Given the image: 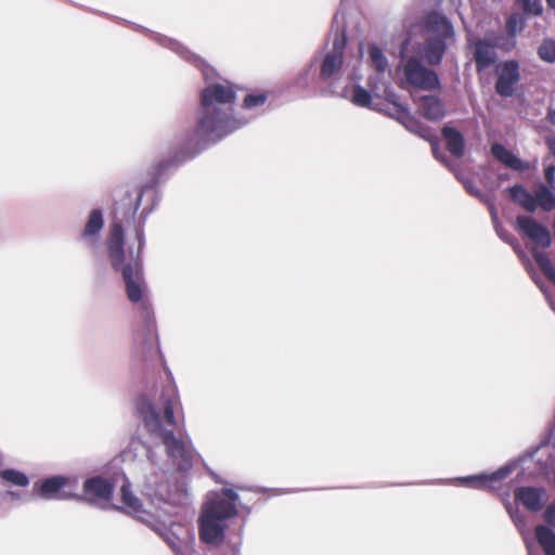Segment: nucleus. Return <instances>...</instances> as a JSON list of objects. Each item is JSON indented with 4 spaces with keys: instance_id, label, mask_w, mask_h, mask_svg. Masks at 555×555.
<instances>
[{
    "instance_id": "obj_15",
    "label": "nucleus",
    "mask_w": 555,
    "mask_h": 555,
    "mask_svg": "<svg viewBox=\"0 0 555 555\" xmlns=\"http://www.w3.org/2000/svg\"><path fill=\"white\" fill-rule=\"evenodd\" d=\"M69 480L62 476H54L46 479L41 483H36L34 490L39 491L44 499H69L74 495L65 491Z\"/></svg>"
},
{
    "instance_id": "obj_9",
    "label": "nucleus",
    "mask_w": 555,
    "mask_h": 555,
    "mask_svg": "<svg viewBox=\"0 0 555 555\" xmlns=\"http://www.w3.org/2000/svg\"><path fill=\"white\" fill-rule=\"evenodd\" d=\"M511 198L524 209L532 212L538 207L550 211L555 208V194L544 184L537 185L534 194H531L521 185H515L508 190Z\"/></svg>"
},
{
    "instance_id": "obj_14",
    "label": "nucleus",
    "mask_w": 555,
    "mask_h": 555,
    "mask_svg": "<svg viewBox=\"0 0 555 555\" xmlns=\"http://www.w3.org/2000/svg\"><path fill=\"white\" fill-rule=\"evenodd\" d=\"M113 492V486L101 477L87 479L83 483L85 499L92 504H107Z\"/></svg>"
},
{
    "instance_id": "obj_16",
    "label": "nucleus",
    "mask_w": 555,
    "mask_h": 555,
    "mask_svg": "<svg viewBox=\"0 0 555 555\" xmlns=\"http://www.w3.org/2000/svg\"><path fill=\"white\" fill-rule=\"evenodd\" d=\"M515 499L527 509L539 512L546 502L547 496L543 488L520 487L515 491Z\"/></svg>"
},
{
    "instance_id": "obj_26",
    "label": "nucleus",
    "mask_w": 555,
    "mask_h": 555,
    "mask_svg": "<svg viewBox=\"0 0 555 555\" xmlns=\"http://www.w3.org/2000/svg\"><path fill=\"white\" fill-rule=\"evenodd\" d=\"M367 53L371 65L375 68L376 72H378V76L384 75V73L388 69V61L383 51L378 46L372 43L369 44Z\"/></svg>"
},
{
    "instance_id": "obj_13",
    "label": "nucleus",
    "mask_w": 555,
    "mask_h": 555,
    "mask_svg": "<svg viewBox=\"0 0 555 555\" xmlns=\"http://www.w3.org/2000/svg\"><path fill=\"white\" fill-rule=\"evenodd\" d=\"M517 224L531 241L540 247H548L551 245V234L548 230L529 216L517 217Z\"/></svg>"
},
{
    "instance_id": "obj_28",
    "label": "nucleus",
    "mask_w": 555,
    "mask_h": 555,
    "mask_svg": "<svg viewBox=\"0 0 555 555\" xmlns=\"http://www.w3.org/2000/svg\"><path fill=\"white\" fill-rule=\"evenodd\" d=\"M533 258L545 276L555 285V267L550 258L542 251H533Z\"/></svg>"
},
{
    "instance_id": "obj_7",
    "label": "nucleus",
    "mask_w": 555,
    "mask_h": 555,
    "mask_svg": "<svg viewBox=\"0 0 555 555\" xmlns=\"http://www.w3.org/2000/svg\"><path fill=\"white\" fill-rule=\"evenodd\" d=\"M422 28L425 44L418 49V53L429 64H439L447 46L454 40L453 26L443 15L430 13L426 16Z\"/></svg>"
},
{
    "instance_id": "obj_36",
    "label": "nucleus",
    "mask_w": 555,
    "mask_h": 555,
    "mask_svg": "<svg viewBox=\"0 0 555 555\" xmlns=\"http://www.w3.org/2000/svg\"><path fill=\"white\" fill-rule=\"evenodd\" d=\"M545 180L547 184L555 190V166H547L545 168Z\"/></svg>"
},
{
    "instance_id": "obj_34",
    "label": "nucleus",
    "mask_w": 555,
    "mask_h": 555,
    "mask_svg": "<svg viewBox=\"0 0 555 555\" xmlns=\"http://www.w3.org/2000/svg\"><path fill=\"white\" fill-rule=\"evenodd\" d=\"M453 171H454L455 176L457 177V179H460L462 181L464 188L466 189V191L469 194H472L480 199H483V194L481 193V191L478 188H476L473 184V182H470L469 180L463 179L454 169H453Z\"/></svg>"
},
{
    "instance_id": "obj_37",
    "label": "nucleus",
    "mask_w": 555,
    "mask_h": 555,
    "mask_svg": "<svg viewBox=\"0 0 555 555\" xmlns=\"http://www.w3.org/2000/svg\"><path fill=\"white\" fill-rule=\"evenodd\" d=\"M146 191H147V189H146V190H142V191H140V192L135 195L134 203H133L132 207L129 209V215H130L131 217H133V216L135 215V212H137V210H138L139 206H140L142 195H143V193H144V192H146Z\"/></svg>"
},
{
    "instance_id": "obj_10",
    "label": "nucleus",
    "mask_w": 555,
    "mask_h": 555,
    "mask_svg": "<svg viewBox=\"0 0 555 555\" xmlns=\"http://www.w3.org/2000/svg\"><path fill=\"white\" fill-rule=\"evenodd\" d=\"M404 74L408 82L417 89L436 90L440 87L437 74L426 68L415 57H411L406 61Z\"/></svg>"
},
{
    "instance_id": "obj_39",
    "label": "nucleus",
    "mask_w": 555,
    "mask_h": 555,
    "mask_svg": "<svg viewBox=\"0 0 555 555\" xmlns=\"http://www.w3.org/2000/svg\"><path fill=\"white\" fill-rule=\"evenodd\" d=\"M5 496L12 499V500H17V501H22L23 500V495L20 493V492H15V491H8L5 493Z\"/></svg>"
},
{
    "instance_id": "obj_27",
    "label": "nucleus",
    "mask_w": 555,
    "mask_h": 555,
    "mask_svg": "<svg viewBox=\"0 0 555 555\" xmlns=\"http://www.w3.org/2000/svg\"><path fill=\"white\" fill-rule=\"evenodd\" d=\"M524 26H525V21L519 14L514 13L508 16V18L506 21V29H507L509 36L512 37V39H511L509 46L505 48L506 50H509L511 48L514 47V44H515L514 38L517 34H519L524 29Z\"/></svg>"
},
{
    "instance_id": "obj_5",
    "label": "nucleus",
    "mask_w": 555,
    "mask_h": 555,
    "mask_svg": "<svg viewBox=\"0 0 555 555\" xmlns=\"http://www.w3.org/2000/svg\"><path fill=\"white\" fill-rule=\"evenodd\" d=\"M389 73L388 70L384 73V75L378 76V72L374 75H370L369 77V86L371 91L376 98L386 99L387 101L393 103L396 105V113L393 117L402 124L409 131L418 134L420 137L428 140L431 143V149L435 157L444 163V159L441 157L438 149V143L436 138L430 133V131L413 116L405 107L396 104L397 95L391 90L388 81Z\"/></svg>"
},
{
    "instance_id": "obj_32",
    "label": "nucleus",
    "mask_w": 555,
    "mask_h": 555,
    "mask_svg": "<svg viewBox=\"0 0 555 555\" xmlns=\"http://www.w3.org/2000/svg\"><path fill=\"white\" fill-rule=\"evenodd\" d=\"M524 11L539 15L542 12L541 0H518Z\"/></svg>"
},
{
    "instance_id": "obj_25",
    "label": "nucleus",
    "mask_w": 555,
    "mask_h": 555,
    "mask_svg": "<svg viewBox=\"0 0 555 555\" xmlns=\"http://www.w3.org/2000/svg\"><path fill=\"white\" fill-rule=\"evenodd\" d=\"M0 480L7 486L26 488L29 485V478L21 470L5 468L0 470Z\"/></svg>"
},
{
    "instance_id": "obj_12",
    "label": "nucleus",
    "mask_w": 555,
    "mask_h": 555,
    "mask_svg": "<svg viewBox=\"0 0 555 555\" xmlns=\"http://www.w3.org/2000/svg\"><path fill=\"white\" fill-rule=\"evenodd\" d=\"M498 80L496 92L502 96H511L514 93L515 85L519 81V64L511 60L496 67Z\"/></svg>"
},
{
    "instance_id": "obj_22",
    "label": "nucleus",
    "mask_w": 555,
    "mask_h": 555,
    "mask_svg": "<svg viewBox=\"0 0 555 555\" xmlns=\"http://www.w3.org/2000/svg\"><path fill=\"white\" fill-rule=\"evenodd\" d=\"M333 92L341 98L349 99L352 104L360 107H370L372 95L371 93L359 85L350 87H344L339 90H333Z\"/></svg>"
},
{
    "instance_id": "obj_38",
    "label": "nucleus",
    "mask_w": 555,
    "mask_h": 555,
    "mask_svg": "<svg viewBox=\"0 0 555 555\" xmlns=\"http://www.w3.org/2000/svg\"><path fill=\"white\" fill-rule=\"evenodd\" d=\"M132 446L141 447L142 449H145L149 461L152 464L154 463L153 452L151 450H147L140 441H132Z\"/></svg>"
},
{
    "instance_id": "obj_29",
    "label": "nucleus",
    "mask_w": 555,
    "mask_h": 555,
    "mask_svg": "<svg viewBox=\"0 0 555 555\" xmlns=\"http://www.w3.org/2000/svg\"><path fill=\"white\" fill-rule=\"evenodd\" d=\"M539 57L546 63L555 62V41L545 39L538 48Z\"/></svg>"
},
{
    "instance_id": "obj_4",
    "label": "nucleus",
    "mask_w": 555,
    "mask_h": 555,
    "mask_svg": "<svg viewBox=\"0 0 555 555\" xmlns=\"http://www.w3.org/2000/svg\"><path fill=\"white\" fill-rule=\"evenodd\" d=\"M238 494L228 488L209 492L198 517L201 540L210 545H220L228 528L227 521L237 514Z\"/></svg>"
},
{
    "instance_id": "obj_1",
    "label": "nucleus",
    "mask_w": 555,
    "mask_h": 555,
    "mask_svg": "<svg viewBox=\"0 0 555 555\" xmlns=\"http://www.w3.org/2000/svg\"><path fill=\"white\" fill-rule=\"evenodd\" d=\"M135 237L138 241L137 253L134 254L133 250H130L127 255L124 250V232L121 224L115 221L111 227L107 242L108 257L113 268L121 272L127 297L132 304L138 306L145 325L146 336L149 339H152L155 334V322L140 261V254L144 246V232L142 227L135 229Z\"/></svg>"
},
{
    "instance_id": "obj_47",
    "label": "nucleus",
    "mask_w": 555,
    "mask_h": 555,
    "mask_svg": "<svg viewBox=\"0 0 555 555\" xmlns=\"http://www.w3.org/2000/svg\"><path fill=\"white\" fill-rule=\"evenodd\" d=\"M528 551L530 552V548ZM529 555H531V554L529 553Z\"/></svg>"
},
{
    "instance_id": "obj_31",
    "label": "nucleus",
    "mask_w": 555,
    "mask_h": 555,
    "mask_svg": "<svg viewBox=\"0 0 555 555\" xmlns=\"http://www.w3.org/2000/svg\"><path fill=\"white\" fill-rule=\"evenodd\" d=\"M486 202H487V204L489 206V209H490V212H491V217H492L494 223H496L498 216H496V211L494 209V206L488 199H486ZM495 229H496V233L499 234L501 240H503L506 243L513 244L514 240H513V236L509 233H507L506 231H503L502 228L499 227L498 224H495Z\"/></svg>"
},
{
    "instance_id": "obj_30",
    "label": "nucleus",
    "mask_w": 555,
    "mask_h": 555,
    "mask_svg": "<svg viewBox=\"0 0 555 555\" xmlns=\"http://www.w3.org/2000/svg\"><path fill=\"white\" fill-rule=\"evenodd\" d=\"M266 101L267 95L264 93H251L245 96L243 106L246 109H253L262 106Z\"/></svg>"
},
{
    "instance_id": "obj_44",
    "label": "nucleus",
    "mask_w": 555,
    "mask_h": 555,
    "mask_svg": "<svg viewBox=\"0 0 555 555\" xmlns=\"http://www.w3.org/2000/svg\"><path fill=\"white\" fill-rule=\"evenodd\" d=\"M548 119L552 124L555 125V111L550 112Z\"/></svg>"
},
{
    "instance_id": "obj_20",
    "label": "nucleus",
    "mask_w": 555,
    "mask_h": 555,
    "mask_svg": "<svg viewBox=\"0 0 555 555\" xmlns=\"http://www.w3.org/2000/svg\"><path fill=\"white\" fill-rule=\"evenodd\" d=\"M104 225L103 215L100 209H93L81 233V240L90 247H94L98 236Z\"/></svg>"
},
{
    "instance_id": "obj_46",
    "label": "nucleus",
    "mask_w": 555,
    "mask_h": 555,
    "mask_svg": "<svg viewBox=\"0 0 555 555\" xmlns=\"http://www.w3.org/2000/svg\"><path fill=\"white\" fill-rule=\"evenodd\" d=\"M524 541H527V538H524ZM526 544H527V548L529 550V548H530L529 543H528V542H526Z\"/></svg>"
},
{
    "instance_id": "obj_2",
    "label": "nucleus",
    "mask_w": 555,
    "mask_h": 555,
    "mask_svg": "<svg viewBox=\"0 0 555 555\" xmlns=\"http://www.w3.org/2000/svg\"><path fill=\"white\" fill-rule=\"evenodd\" d=\"M160 408L163 415L149 402H141L138 410L151 436L165 446L173 466L186 470L192 466V450L189 443L173 434L175 411L181 409L178 389L173 384L163 390Z\"/></svg>"
},
{
    "instance_id": "obj_42",
    "label": "nucleus",
    "mask_w": 555,
    "mask_h": 555,
    "mask_svg": "<svg viewBox=\"0 0 555 555\" xmlns=\"http://www.w3.org/2000/svg\"><path fill=\"white\" fill-rule=\"evenodd\" d=\"M541 289H542V291H543V293L545 294V296H546V298H547V300H548V302H550V306H551V307H552V309L555 311V306L553 305V301L551 300V298H550L548 294H547V293H546V291H544L542 287H541Z\"/></svg>"
},
{
    "instance_id": "obj_11",
    "label": "nucleus",
    "mask_w": 555,
    "mask_h": 555,
    "mask_svg": "<svg viewBox=\"0 0 555 555\" xmlns=\"http://www.w3.org/2000/svg\"><path fill=\"white\" fill-rule=\"evenodd\" d=\"M515 466L516 464H507L493 473L461 477L456 481L474 489L494 490L495 483L506 478L514 470Z\"/></svg>"
},
{
    "instance_id": "obj_35",
    "label": "nucleus",
    "mask_w": 555,
    "mask_h": 555,
    "mask_svg": "<svg viewBox=\"0 0 555 555\" xmlns=\"http://www.w3.org/2000/svg\"><path fill=\"white\" fill-rule=\"evenodd\" d=\"M545 521L555 527V502H552L544 511Z\"/></svg>"
},
{
    "instance_id": "obj_21",
    "label": "nucleus",
    "mask_w": 555,
    "mask_h": 555,
    "mask_svg": "<svg viewBox=\"0 0 555 555\" xmlns=\"http://www.w3.org/2000/svg\"><path fill=\"white\" fill-rule=\"evenodd\" d=\"M492 155L505 166L518 170L525 171L530 168L528 162L518 158L515 154L508 151L503 144L494 143L491 146Z\"/></svg>"
},
{
    "instance_id": "obj_17",
    "label": "nucleus",
    "mask_w": 555,
    "mask_h": 555,
    "mask_svg": "<svg viewBox=\"0 0 555 555\" xmlns=\"http://www.w3.org/2000/svg\"><path fill=\"white\" fill-rule=\"evenodd\" d=\"M418 112L429 120H439L444 117L446 109L441 101L435 95L413 94Z\"/></svg>"
},
{
    "instance_id": "obj_8",
    "label": "nucleus",
    "mask_w": 555,
    "mask_h": 555,
    "mask_svg": "<svg viewBox=\"0 0 555 555\" xmlns=\"http://www.w3.org/2000/svg\"><path fill=\"white\" fill-rule=\"evenodd\" d=\"M346 43L347 38L345 31H336L332 48L326 50L319 60L320 79L324 82H328L334 90H338L335 83L343 78L349 67L345 57ZM317 63L318 57H314L310 66L302 72L300 79H305Z\"/></svg>"
},
{
    "instance_id": "obj_18",
    "label": "nucleus",
    "mask_w": 555,
    "mask_h": 555,
    "mask_svg": "<svg viewBox=\"0 0 555 555\" xmlns=\"http://www.w3.org/2000/svg\"><path fill=\"white\" fill-rule=\"evenodd\" d=\"M155 40H157L159 43L164 44L165 47L173 50L175 52L181 54L182 57L194 63L196 66L201 67L203 70L204 77L206 79L210 78V73H212V69H210L202 59H199L198 56L192 54L186 49H184L179 42H177L173 39L160 36V35H155Z\"/></svg>"
},
{
    "instance_id": "obj_40",
    "label": "nucleus",
    "mask_w": 555,
    "mask_h": 555,
    "mask_svg": "<svg viewBox=\"0 0 555 555\" xmlns=\"http://www.w3.org/2000/svg\"><path fill=\"white\" fill-rule=\"evenodd\" d=\"M347 78L349 81H359L361 76L357 73L356 69L347 74Z\"/></svg>"
},
{
    "instance_id": "obj_43",
    "label": "nucleus",
    "mask_w": 555,
    "mask_h": 555,
    "mask_svg": "<svg viewBox=\"0 0 555 555\" xmlns=\"http://www.w3.org/2000/svg\"><path fill=\"white\" fill-rule=\"evenodd\" d=\"M410 44L409 40H405L403 43H402V47H401V53H404L406 50H408V46Z\"/></svg>"
},
{
    "instance_id": "obj_23",
    "label": "nucleus",
    "mask_w": 555,
    "mask_h": 555,
    "mask_svg": "<svg viewBox=\"0 0 555 555\" xmlns=\"http://www.w3.org/2000/svg\"><path fill=\"white\" fill-rule=\"evenodd\" d=\"M442 134L447 141L449 152L456 158L462 157L465 144L463 135L457 130L449 126L443 127Z\"/></svg>"
},
{
    "instance_id": "obj_41",
    "label": "nucleus",
    "mask_w": 555,
    "mask_h": 555,
    "mask_svg": "<svg viewBox=\"0 0 555 555\" xmlns=\"http://www.w3.org/2000/svg\"><path fill=\"white\" fill-rule=\"evenodd\" d=\"M548 149L552 152V154L555 156V138L548 140Z\"/></svg>"
},
{
    "instance_id": "obj_3",
    "label": "nucleus",
    "mask_w": 555,
    "mask_h": 555,
    "mask_svg": "<svg viewBox=\"0 0 555 555\" xmlns=\"http://www.w3.org/2000/svg\"><path fill=\"white\" fill-rule=\"evenodd\" d=\"M235 90L229 82L210 83L201 92V112L196 135L204 141L216 142L248 122L233 116Z\"/></svg>"
},
{
    "instance_id": "obj_33",
    "label": "nucleus",
    "mask_w": 555,
    "mask_h": 555,
    "mask_svg": "<svg viewBox=\"0 0 555 555\" xmlns=\"http://www.w3.org/2000/svg\"><path fill=\"white\" fill-rule=\"evenodd\" d=\"M507 512L513 519L514 524L518 527L520 532L524 534V528L526 525L525 517L520 515L517 507L506 506Z\"/></svg>"
},
{
    "instance_id": "obj_24",
    "label": "nucleus",
    "mask_w": 555,
    "mask_h": 555,
    "mask_svg": "<svg viewBox=\"0 0 555 555\" xmlns=\"http://www.w3.org/2000/svg\"><path fill=\"white\" fill-rule=\"evenodd\" d=\"M535 538L545 555H555V532L544 526L535 527Z\"/></svg>"
},
{
    "instance_id": "obj_6",
    "label": "nucleus",
    "mask_w": 555,
    "mask_h": 555,
    "mask_svg": "<svg viewBox=\"0 0 555 555\" xmlns=\"http://www.w3.org/2000/svg\"><path fill=\"white\" fill-rule=\"evenodd\" d=\"M120 495L124 512L150 526L177 555H189L192 552L189 543H184L183 548L181 547L179 538L168 529L165 520L158 519V517L143 508L140 500L132 493L127 478L120 487Z\"/></svg>"
},
{
    "instance_id": "obj_19",
    "label": "nucleus",
    "mask_w": 555,
    "mask_h": 555,
    "mask_svg": "<svg viewBox=\"0 0 555 555\" xmlns=\"http://www.w3.org/2000/svg\"><path fill=\"white\" fill-rule=\"evenodd\" d=\"M474 56L478 72L485 70L496 61L494 46L487 40H477L474 43Z\"/></svg>"
},
{
    "instance_id": "obj_45",
    "label": "nucleus",
    "mask_w": 555,
    "mask_h": 555,
    "mask_svg": "<svg viewBox=\"0 0 555 555\" xmlns=\"http://www.w3.org/2000/svg\"><path fill=\"white\" fill-rule=\"evenodd\" d=\"M547 3L551 8L555 9V0H547Z\"/></svg>"
}]
</instances>
